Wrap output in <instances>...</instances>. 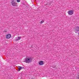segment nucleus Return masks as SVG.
Segmentation results:
<instances>
[{"instance_id":"f257e3e1","label":"nucleus","mask_w":79,"mask_h":79,"mask_svg":"<svg viewBox=\"0 0 79 79\" xmlns=\"http://www.w3.org/2000/svg\"><path fill=\"white\" fill-rule=\"evenodd\" d=\"M32 58L31 57L27 56L25 59L24 62L27 63H29L32 61Z\"/></svg>"},{"instance_id":"f03ea898","label":"nucleus","mask_w":79,"mask_h":79,"mask_svg":"<svg viewBox=\"0 0 79 79\" xmlns=\"http://www.w3.org/2000/svg\"><path fill=\"white\" fill-rule=\"evenodd\" d=\"M74 13V11L73 10H70L69 11L68 14L69 15H73Z\"/></svg>"},{"instance_id":"7ed1b4c3","label":"nucleus","mask_w":79,"mask_h":79,"mask_svg":"<svg viewBox=\"0 0 79 79\" xmlns=\"http://www.w3.org/2000/svg\"><path fill=\"white\" fill-rule=\"evenodd\" d=\"M11 3L13 6H17V3L13 1H12Z\"/></svg>"},{"instance_id":"20e7f679","label":"nucleus","mask_w":79,"mask_h":79,"mask_svg":"<svg viewBox=\"0 0 79 79\" xmlns=\"http://www.w3.org/2000/svg\"><path fill=\"white\" fill-rule=\"evenodd\" d=\"M74 29L76 34H77V32L79 31V27L78 26L76 27H75Z\"/></svg>"},{"instance_id":"39448f33","label":"nucleus","mask_w":79,"mask_h":79,"mask_svg":"<svg viewBox=\"0 0 79 79\" xmlns=\"http://www.w3.org/2000/svg\"><path fill=\"white\" fill-rule=\"evenodd\" d=\"M11 37V35L10 34H8L6 36V39H10Z\"/></svg>"},{"instance_id":"423d86ee","label":"nucleus","mask_w":79,"mask_h":79,"mask_svg":"<svg viewBox=\"0 0 79 79\" xmlns=\"http://www.w3.org/2000/svg\"><path fill=\"white\" fill-rule=\"evenodd\" d=\"M44 63V61H40L39 63V64L40 65H43Z\"/></svg>"},{"instance_id":"0eeeda50","label":"nucleus","mask_w":79,"mask_h":79,"mask_svg":"<svg viewBox=\"0 0 79 79\" xmlns=\"http://www.w3.org/2000/svg\"><path fill=\"white\" fill-rule=\"evenodd\" d=\"M23 67H21V66H19V69H18V71H20V70H21V69H23Z\"/></svg>"},{"instance_id":"6e6552de","label":"nucleus","mask_w":79,"mask_h":79,"mask_svg":"<svg viewBox=\"0 0 79 79\" xmlns=\"http://www.w3.org/2000/svg\"><path fill=\"white\" fill-rule=\"evenodd\" d=\"M21 38V36L17 38V39L16 40V41H18V40H20Z\"/></svg>"},{"instance_id":"1a4fd4ad","label":"nucleus","mask_w":79,"mask_h":79,"mask_svg":"<svg viewBox=\"0 0 79 79\" xmlns=\"http://www.w3.org/2000/svg\"><path fill=\"white\" fill-rule=\"evenodd\" d=\"M44 22V20H42L40 22L41 23H43Z\"/></svg>"},{"instance_id":"9d476101","label":"nucleus","mask_w":79,"mask_h":79,"mask_svg":"<svg viewBox=\"0 0 79 79\" xmlns=\"http://www.w3.org/2000/svg\"><path fill=\"white\" fill-rule=\"evenodd\" d=\"M17 2H20V0H17Z\"/></svg>"},{"instance_id":"9b49d317","label":"nucleus","mask_w":79,"mask_h":79,"mask_svg":"<svg viewBox=\"0 0 79 79\" xmlns=\"http://www.w3.org/2000/svg\"><path fill=\"white\" fill-rule=\"evenodd\" d=\"M4 32H6V31L5 30L4 31Z\"/></svg>"},{"instance_id":"f8f14e48","label":"nucleus","mask_w":79,"mask_h":79,"mask_svg":"<svg viewBox=\"0 0 79 79\" xmlns=\"http://www.w3.org/2000/svg\"><path fill=\"white\" fill-rule=\"evenodd\" d=\"M78 35H79V33H78Z\"/></svg>"}]
</instances>
